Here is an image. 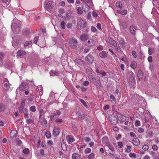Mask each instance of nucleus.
<instances>
[{"instance_id":"1","label":"nucleus","mask_w":159,"mask_h":159,"mask_svg":"<svg viewBox=\"0 0 159 159\" xmlns=\"http://www.w3.org/2000/svg\"><path fill=\"white\" fill-rule=\"evenodd\" d=\"M121 116V115L117 111H115L113 114L109 116V119L111 123L114 125L116 124L118 122V118Z\"/></svg>"},{"instance_id":"2","label":"nucleus","mask_w":159,"mask_h":159,"mask_svg":"<svg viewBox=\"0 0 159 159\" xmlns=\"http://www.w3.org/2000/svg\"><path fill=\"white\" fill-rule=\"evenodd\" d=\"M128 75L129 76L128 80L129 85L131 88L134 87L135 83V75L131 71H129Z\"/></svg>"},{"instance_id":"3","label":"nucleus","mask_w":159,"mask_h":159,"mask_svg":"<svg viewBox=\"0 0 159 159\" xmlns=\"http://www.w3.org/2000/svg\"><path fill=\"white\" fill-rule=\"evenodd\" d=\"M28 84L27 82H23L20 85L19 88L16 89V91L19 89L21 91H24L28 90L29 89Z\"/></svg>"},{"instance_id":"4","label":"nucleus","mask_w":159,"mask_h":159,"mask_svg":"<svg viewBox=\"0 0 159 159\" xmlns=\"http://www.w3.org/2000/svg\"><path fill=\"white\" fill-rule=\"evenodd\" d=\"M68 43L69 46L73 49H75L78 46L77 40L75 38L70 39Z\"/></svg>"},{"instance_id":"5","label":"nucleus","mask_w":159,"mask_h":159,"mask_svg":"<svg viewBox=\"0 0 159 159\" xmlns=\"http://www.w3.org/2000/svg\"><path fill=\"white\" fill-rule=\"evenodd\" d=\"M85 59L88 64L90 65L93 63L94 57L92 55V53L90 52L86 57Z\"/></svg>"},{"instance_id":"6","label":"nucleus","mask_w":159,"mask_h":159,"mask_svg":"<svg viewBox=\"0 0 159 159\" xmlns=\"http://www.w3.org/2000/svg\"><path fill=\"white\" fill-rule=\"evenodd\" d=\"M16 19H13V22L12 23V24L11 25V28L12 29H19L20 28V27L21 25V24H20L21 22L19 21L18 20H17L18 23L16 22L15 23H14V21Z\"/></svg>"},{"instance_id":"7","label":"nucleus","mask_w":159,"mask_h":159,"mask_svg":"<svg viewBox=\"0 0 159 159\" xmlns=\"http://www.w3.org/2000/svg\"><path fill=\"white\" fill-rule=\"evenodd\" d=\"M77 24L81 29L86 28L87 26V23L86 21L82 20H80L78 22Z\"/></svg>"},{"instance_id":"8","label":"nucleus","mask_w":159,"mask_h":159,"mask_svg":"<svg viewBox=\"0 0 159 159\" xmlns=\"http://www.w3.org/2000/svg\"><path fill=\"white\" fill-rule=\"evenodd\" d=\"M137 27L134 25H131L129 27V31L130 33L133 35L135 36L136 34V30Z\"/></svg>"},{"instance_id":"9","label":"nucleus","mask_w":159,"mask_h":159,"mask_svg":"<svg viewBox=\"0 0 159 159\" xmlns=\"http://www.w3.org/2000/svg\"><path fill=\"white\" fill-rule=\"evenodd\" d=\"M53 2L52 1L48 2L46 5V9H52L53 7Z\"/></svg>"},{"instance_id":"10","label":"nucleus","mask_w":159,"mask_h":159,"mask_svg":"<svg viewBox=\"0 0 159 159\" xmlns=\"http://www.w3.org/2000/svg\"><path fill=\"white\" fill-rule=\"evenodd\" d=\"M60 131V129L57 128L56 127H54L52 132V134L55 136H58Z\"/></svg>"},{"instance_id":"11","label":"nucleus","mask_w":159,"mask_h":159,"mask_svg":"<svg viewBox=\"0 0 159 159\" xmlns=\"http://www.w3.org/2000/svg\"><path fill=\"white\" fill-rule=\"evenodd\" d=\"M74 61L78 65L82 66L84 65V62L81 59L79 58H76L74 60Z\"/></svg>"},{"instance_id":"12","label":"nucleus","mask_w":159,"mask_h":159,"mask_svg":"<svg viewBox=\"0 0 159 159\" xmlns=\"http://www.w3.org/2000/svg\"><path fill=\"white\" fill-rule=\"evenodd\" d=\"M26 52L22 50H19L17 52V55L18 56L21 57H23L26 54Z\"/></svg>"},{"instance_id":"13","label":"nucleus","mask_w":159,"mask_h":159,"mask_svg":"<svg viewBox=\"0 0 159 159\" xmlns=\"http://www.w3.org/2000/svg\"><path fill=\"white\" fill-rule=\"evenodd\" d=\"M132 143L134 145L137 146L139 145L140 141L138 138H135L132 140Z\"/></svg>"},{"instance_id":"14","label":"nucleus","mask_w":159,"mask_h":159,"mask_svg":"<svg viewBox=\"0 0 159 159\" xmlns=\"http://www.w3.org/2000/svg\"><path fill=\"white\" fill-rule=\"evenodd\" d=\"M119 44L122 48H124L126 47V42L123 39H122L119 41Z\"/></svg>"},{"instance_id":"15","label":"nucleus","mask_w":159,"mask_h":159,"mask_svg":"<svg viewBox=\"0 0 159 159\" xmlns=\"http://www.w3.org/2000/svg\"><path fill=\"white\" fill-rule=\"evenodd\" d=\"M4 54L1 52H0V66H2L3 65V59L4 58Z\"/></svg>"},{"instance_id":"16","label":"nucleus","mask_w":159,"mask_h":159,"mask_svg":"<svg viewBox=\"0 0 159 159\" xmlns=\"http://www.w3.org/2000/svg\"><path fill=\"white\" fill-rule=\"evenodd\" d=\"M143 76V73L141 70H139L138 73V80H140Z\"/></svg>"},{"instance_id":"17","label":"nucleus","mask_w":159,"mask_h":159,"mask_svg":"<svg viewBox=\"0 0 159 159\" xmlns=\"http://www.w3.org/2000/svg\"><path fill=\"white\" fill-rule=\"evenodd\" d=\"M73 159H81L80 156L77 153H73L72 155Z\"/></svg>"},{"instance_id":"18","label":"nucleus","mask_w":159,"mask_h":159,"mask_svg":"<svg viewBox=\"0 0 159 159\" xmlns=\"http://www.w3.org/2000/svg\"><path fill=\"white\" fill-rule=\"evenodd\" d=\"M107 53L105 51H103L99 53V55L100 57L102 58H105L107 57Z\"/></svg>"},{"instance_id":"19","label":"nucleus","mask_w":159,"mask_h":159,"mask_svg":"<svg viewBox=\"0 0 159 159\" xmlns=\"http://www.w3.org/2000/svg\"><path fill=\"white\" fill-rule=\"evenodd\" d=\"M88 38V36L85 34H84L80 36V39L81 40L85 41Z\"/></svg>"},{"instance_id":"20","label":"nucleus","mask_w":159,"mask_h":159,"mask_svg":"<svg viewBox=\"0 0 159 159\" xmlns=\"http://www.w3.org/2000/svg\"><path fill=\"white\" fill-rule=\"evenodd\" d=\"M17 134L16 130H13L11 131L10 133V136L12 138L15 137L16 136Z\"/></svg>"},{"instance_id":"21","label":"nucleus","mask_w":159,"mask_h":159,"mask_svg":"<svg viewBox=\"0 0 159 159\" xmlns=\"http://www.w3.org/2000/svg\"><path fill=\"white\" fill-rule=\"evenodd\" d=\"M66 139L67 140V142L68 143L70 144L71 143L74 141L75 139L74 138H71L70 137V136L68 135L66 136Z\"/></svg>"},{"instance_id":"22","label":"nucleus","mask_w":159,"mask_h":159,"mask_svg":"<svg viewBox=\"0 0 159 159\" xmlns=\"http://www.w3.org/2000/svg\"><path fill=\"white\" fill-rule=\"evenodd\" d=\"M19 43V40L17 39H13L12 41V45L14 47H16L17 45Z\"/></svg>"},{"instance_id":"23","label":"nucleus","mask_w":159,"mask_h":159,"mask_svg":"<svg viewBox=\"0 0 159 159\" xmlns=\"http://www.w3.org/2000/svg\"><path fill=\"white\" fill-rule=\"evenodd\" d=\"M50 75L52 76H54V75L58 76L59 75L58 72L56 71V70H51L50 72Z\"/></svg>"},{"instance_id":"24","label":"nucleus","mask_w":159,"mask_h":159,"mask_svg":"<svg viewBox=\"0 0 159 159\" xmlns=\"http://www.w3.org/2000/svg\"><path fill=\"white\" fill-rule=\"evenodd\" d=\"M137 66V64L136 62L134 61H133L130 65V66L134 69H135Z\"/></svg>"},{"instance_id":"25","label":"nucleus","mask_w":159,"mask_h":159,"mask_svg":"<svg viewBox=\"0 0 159 159\" xmlns=\"http://www.w3.org/2000/svg\"><path fill=\"white\" fill-rule=\"evenodd\" d=\"M93 39H91L90 40H89L86 43V45L89 47H90L93 45Z\"/></svg>"},{"instance_id":"26","label":"nucleus","mask_w":159,"mask_h":159,"mask_svg":"<svg viewBox=\"0 0 159 159\" xmlns=\"http://www.w3.org/2000/svg\"><path fill=\"white\" fill-rule=\"evenodd\" d=\"M150 154L154 158H156L158 157L157 156V153L156 152L152 151L150 152Z\"/></svg>"},{"instance_id":"27","label":"nucleus","mask_w":159,"mask_h":159,"mask_svg":"<svg viewBox=\"0 0 159 159\" xmlns=\"http://www.w3.org/2000/svg\"><path fill=\"white\" fill-rule=\"evenodd\" d=\"M5 105L2 103H0V112L3 111L5 109Z\"/></svg>"},{"instance_id":"28","label":"nucleus","mask_w":159,"mask_h":159,"mask_svg":"<svg viewBox=\"0 0 159 159\" xmlns=\"http://www.w3.org/2000/svg\"><path fill=\"white\" fill-rule=\"evenodd\" d=\"M24 115V117L25 118H28L29 117L28 114V110L26 108H25L23 111Z\"/></svg>"},{"instance_id":"29","label":"nucleus","mask_w":159,"mask_h":159,"mask_svg":"<svg viewBox=\"0 0 159 159\" xmlns=\"http://www.w3.org/2000/svg\"><path fill=\"white\" fill-rule=\"evenodd\" d=\"M108 141V138L106 136L104 137L102 139V142L103 144H104L105 143H106V142H107Z\"/></svg>"},{"instance_id":"30","label":"nucleus","mask_w":159,"mask_h":159,"mask_svg":"<svg viewBox=\"0 0 159 159\" xmlns=\"http://www.w3.org/2000/svg\"><path fill=\"white\" fill-rule=\"evenodd\" d=\"M45 135L47 138H50L51 137V133L48 130H47L45 133Z\"/></svg>"},{"instance_id":"31","label":"nucleus","mask_w":159,"mask_h":159,"mask_svg":"<svg viewBox=\"0 0 159 159\" xmlns=\"http://www.w3.org/2000/svg\"><path fill=\"white\" fill-rule=\"evenodd\" d=\"M92 80L93 81H94V84L96 85V86L98 87L100 86V84L99 83L98 81L96 80L95 78L93 79Z\"/></svg>"},{"instance_id":"32","label":"nucleus","mask_w":159,"mask_h":159,"mask_svg":"<svg viewBox=\"0 0 159 159\" xmlns=\"http://www.w3.org/2000/svg\"><path fill=\"white\" fill-rule=\"evenodd\" d=\"M82 141H85V142H87L89 141L90 140V138L89 137H84L82 138Z\"/></svg>"},{"instance_id":"33","label":"nucleus","mask_w":159,"mask_h":159,"mask_svg":"<svg viewBox=\"0 0 159 159\" xmlns=\"http://www.w3.org/2000/svg\"><path fill=\"white\" fill-rule=\"evenodd\" d=\"M110 43L113 45L114 46L116 47L117 46V44L114 40L111 39L110 40Z\"/></svg>"},{"instance_id":"34","label":"nucleus","mask_w":159,"mask_h":159,"mask_svg":"<svg viewBox=\"0 0 159 159\" xmlns=\"http://www.w3.org/2000/svg\"><path fill=\"white\" fill-rule=\"evenodd\" d=\"M77 11L78 14H81L83 13V11L82 10L81 7H80L77 8Z\"/></svg>"},{"instance_id":"35","label":"nucleus","mask_w":159,"mask_h":159,"mask_svg":"<svg viewBox=\"0 0 159 159\" xmlns=\"http://www.w3.org/2000/svg\"><path fill=\"white\" fill-rule=\"evenodd\" d=\"M78 118L79 119L84 120L85 118V115L84 114H83L82 115L80 114L78 116Z\"/></svg>"},{"instance_id":"36","label":"nucleus","mask_w":159,"mask_h":159,"mask_svg":"<svg viewBox=\"0 0 159 159\" xmlns=\"http://www.w3.org/2000/svg\"><path fill=\"white\" fill-rule=\"evenodd\" d=\"M26 123L28 125H30L34 122V120L31 119H26Z\"/></svg>"},{"instance_id":"37","label":"nucleus","mask_w":159,"mask_h":159,"mask_svg":"<svg viewBox=\"0 0 159 159\" xmlns=\"http://www.w3.org/2000/svg\"><path fill=\"white\" fill-rule=\"evenodd\" d=\"M61 146L63 151H66L67 150V148L66 144H61Z\"/></svg>"},{"instance_id":"38","label":"nucleus","mask_w":159,"mask_h":159,"mask_svg":"<svg viewBox=\"0 0 159 159\" xmlns=\"http://www.w3.org/2000/svg\"><path fill=\"white\" fill-rule=\"evenodd\" d=\"M23 153L25 154H28L30 153V151L28 148H26L23 150Z\"/></svg>"},{"instance_id":"39","label":"nucleus","mask_w":159,"mask_h":159,"mask_svg":"<svg viewBox=\"0 0 159 159\" xmlns=\"http://www.w3.org/2000/svg\"><path fill=\"white\" fill-rule=\"evenodd\" d=\"M41 120H42L41 122L43 123L44 125H46L47 123V121L45 119L44 117L42 118Z\"/></svg>"},{"instance_id":"40","label":"nucleus","mask_w":159,"mask_h":159,"mask_svg":"<svg viewBox=\"0 0 159 159\" xmlns=\"http://www.w3.org/2000/svg\"><path fill=\"white\" fill-rule=\"evenodd\" d=\"M116 5L118 7H119L120 8H121L122 7V4L120 2H117L116 3Z\"/></svg>"},{"instance_id":"41","label":"nucleus","mask_w":159,"mask_h":159,"mask_svg":"<svg viewBox=\"0 0 159 159\" xmlns=\"http://www.w3.org/2000/svg\"><path fill=\"white\" fill-rule=\"evenodd\" d=\"M36 107L34 106H32L30 108V110L31 111L34 112L36 111Z\"/></svg>"},{"instance_id":"42","label":"nucleus","mask_w":159,"mask_h":159,"mask_svg":"<svg viewBox=\"0 0 159 159\" xmlns=\"http://www.w3.org/2000/svg\"><path fill=\"white\" fill-rule=\"evenodd\" d=\"M61 25L62 28L64 29L65 28V23L64 21H62L61 22Z\"/></svg>"},{"instance_id":"43","label":"nucleus","mask_w":159,"mask_h":159,"mask_svg":"<svg viewBox=\"0 0 159 159\" xmlns=\"http://www.w3.org/2000/svg\"><path fill=\"white\" fill-rule=\"evenodd\" d=\"M24 107L23 106H20L19 108V112L20 113H22L23 112V111H24Z\"/></svg>"},{"instance_id":"44","label":"nucleus","mask_w":159,"mask_h":159,"mask_svg":"<svg viewBox=\"0 0 159 159\" xmlns=\"http://www.w3.org/2000/svg\"><path fill=\"white\" fill-rule=\"evenodd\" d=\"M131 147L130 146L127 145V148L125 149V151L127 152H129L131 151L130 150Z\"/></svg>"},{"instance_id":"45","label":"nucleus","mask_w":159,"mask_h":159,"mask_svg":"<svg viewBox=\"0 0 159 159\" xmlns=\"http://www.w3.org/2000/svg\"><path fill=\"white\" fill-rule=\"evenodd\" d=\"M153 52V49L151 48H148V54L149 55H152Z\"/></svg>"},{"instance_id":"46","label":"nucleus","mask_w":159,"mask_h":159,"mask_svg":"<svg viewBox=\"0 0 159 159\" xmlns=\"http://www.w3.org/2000/svg\"><path fill=\"white\" fill-rule=\"evenodd\" d=\"M52 114H55V116H56V115L57 116V117H58V116L61 114V112L60 111H57L56 112H54L52 113Z\"/></svg>"},{"instance_id":"47","label":"nucleus","mask_w":159,"mask_h":159,"mask_svg":"<svg viewBox=\"0 0 159 159\" xmlns=\"http://www.w3.org/2000/svg\"><path fill=\"white\" fill-rule=\"evenodd\" d=\"M142 148L144 150H147L149 148V146L147 145H144L143 147Z\"/></svg>"},{"instance_id":"48","label":"nucleus","mask_w":159,"mask_h":159,"mask_svg":"<svg viewBox=\"0 0 159 159\" xmlns=\"http://www.w3.org/2000/svg\"><path fill=\"white\" fill-rule=\"evenodd\" d=\"M80 102L83 104L84 106L87 107V104L83 99H80Z\"/></svg>"},{"instance_id":"49","label":"nucleus","mask_w":159,"mask_h":159,"mask_svg":"<svg viewBox=\"0 0 159 159\" xmlns=\"http://www.w3.org/2000/svg\"><path fill=\"white\" fill-rule=\"evenodd\" d=\"M16 143L17 145L20 146L22 144V142L21 140L20 139H18L16 141Z\"/></svg>"},{"instance_id":"50","label":"nucleus","mask_w":159,"mask_h":159,"mask_svg":"<svg viewBox=\"0 0 159 159\" xmlns=\"http://www.w3.org/2000/svg\"><path fill=\"white\" fill-rule=\"evenodd\" d=\"M135 125L136 126H139L140 125V122L139 120H137L135 122Z\"/></svg>"},{"instance_id":"51","label":"nucleus","mask_w":159,"mask_h":159,"mask_svg":"<svg viewBox=\"0 0 159 159\" xmlns=\"http://www.w3.org/2000/svg\"><path fill=\"white\" fill-rule=\"evenodd\" d=\"M94 157V155L93 153H91L88 157V159H91L93 158Z\"/></svg>"},{"instance_id":"52","label":"nucleus","mask_w":159,"mask_h":159,"mask_svg":"<svg viewBox=\"0 0 159 159\" xmlns=\"http://www.w3.org/2000/svg\"><path fill=\"white\" fill-rule=\"evenodd\" d=\"M92 16L96 18L98 16V14L95 11H93L92 12Z\"/></svg>"},{"instance_id":"53","label":"nucleus","mask_w":159,"mask_h":159,"mask_svg":"<svg viewBox=\"0 0 159 159\" xmlns=\"http://www.w3.org/2000/svg\"><path fill=\"white\" fill-rule=\"evenodd\" d=\"M91 151V149L89 148H88L86 149L84 151L85 153L86 154L89 153Z\"/></svg>"},{"instance_id":"54","label":"nucleus","mask_w":159,"mask_h":159,"mask_svg":"<svg viewBox=\"0 0 159 159\" xmlns=\"http://www.w3.org/2000/svg\"><path fill=\"white\" fill-rule=\"evenodd\" d=\"M97 28L100 30H102L101 24L99 23L97 24Z\"/></svg>"},{"instance_id":"55","label":"nucleus","mask_w":159,"mask_h":159,"mask_svg":"<svg viewBox=\"0 0 159 159\" xmlns=\"http://www.w3.org/2000/svg\"><path fill=\"white\" fill-rule=\"evenodd\" d=\"M95 71L99 75H100L102 74L101 72H102V70L97 68L96 69Z\"/></svg>"},{"instance_id":"56","label":"nucleus","mask_w":159,"mask_h":159,"mask_svg":"<svg viewBox=\"0 0 159 159\" xmlns=\"http://www.w3.org/2000/svg\"><path fill=\"white\" fill-rule=\"evenodd\" d=\"M40 153L42 156H43L45 155L44 151L43 149H41L40 150Z\"/></svg>"},{"instance_id":"57","label":"nucleus","mask_w":159,"mask_h":159,"mask_svg":"<svg viewBox=\"0 0 159 159\" xmlns=\"http://www.w3.org/2000/svg\"><path fill=\"white\" fill-rule=\"evenodd\" d=\"M31 43H32V42L31 41L26 42L24 43V45H25V46H27L29 45H31Z\"/></svg>"},{"instance_id":"58","label":"nucleus","mask_w":159,"mask_h":159,"mask_svg":"<svg viewBox=\"0 0 159 159\" xmlns=\"http://www.w3.org/2000/svg\"><path fill=\"white\" fill-rule=\"evenodd\" d=\"M148 135L149 138H151L152 136V132L150 131L148 132Z\"/></svg>"},{"instance_id":"59","label":"nucleus","mask_w":159,"mask_h":159,"mask_svg":"<svg viewBox=\"0 0 159 159\" xmlns=\"http://www.w3.org/2000/svg\"><path fill=\"white\" fill-rule=\"evenodd\" d=\"M132 54L134 58H136L137 57L136 52L134 51H132Z\"/></svg>"},{"instance_id":"60","label":"nucleus","mask_w":159,"mask_h":159,"mask_svg":"<svg viewBox=\"0 0 159 159\" xmlns=\"http://www.w3.org/2000/svg\"><path fill=\"white\" fill-rule=\"evenodd\" d=\"M62 120L60 118L57 119L55 121L56 123H61L62 122Z\"/></svg>"},{"instance_id":"61","label":"nucleus","mask_w":159,"mask_h":159,"mask_svg":"<svg viewBox=\"0 0 159 159\" xmlns=\"http://www.w3.org/2000/svg\"><path fill=\"white\" fill-rule=\"evenodd\" d=\"M129 156L131 157H134L135 158L136 156V155L135 153H130L129 154Z\"/></svg>"},{"instance_id":"62","label":"nucleus","mask_w":159,"mask_h":159,"mask_svg":"<svg viewBox=\"0 0 159 159\" xmlns=\"http://www.w3.org/2000/svg\"><path fill=\"white\" fill-rule=\"evenodd\" d=\"M91 30L92 32H94L96 31L97 30L96 28L94 26H91Z\"/></svg>"},{"instance_id":"63","label":"nucleus","mask_w":159,"mask_h":159,"mask_svg":"<svg viewBox=\"0 0 159 159\" xmlns=\"http://www.w3.org/2000/svg\"><path fill=\"white\" fill-rule=\"evenodd\" d=\"M89 82L88 81H84L83 83V84L84 86H87L89 85Z\"/></svg>"},{"instance_id":"64","label":"nucleus","mask_w":159,"mask_h":159,"mask_svg":"<svg viewBox=\"0 0 159 159\" xmlns=\"http://www.w3.org/2000/svg\"><path fill=\"white\" fill-rule=\"evenodd\" d=\"M152 148L153 150L155 151H156L158 149L157 146L155 145H153L152 146Z\"/></svg>"}]
</instances>
